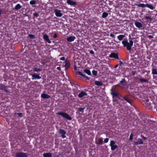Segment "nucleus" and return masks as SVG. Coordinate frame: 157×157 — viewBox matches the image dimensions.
<instances>
[{"label": "nucleus", "instance_id": "obj_32", "mask_svg": "<svg viewBox=\"0 0 157 157\" xmlns=\"http://www.w3.org/2000/svg\"><path fill=\"white\" fill-rule=\"evenodd\" d=\"M103 142V140L102 138H100L99 140V142H96V144H102Z\"/></svg>", "mask_w": 157, "mask_h": 157}, {"label": "nucleus", "instance_id": "obj_52", "mask_svg": "<svg viewBox=\"0 0 157 157\" xmlns=\"http://www.w3.org/2000/svg\"><path fill=\"white\" fill-rule=\"evenodd\" d=\"M77 66L76 65H75L74 66V69L75 70H77Z\"/></svg>", "mask_w": 157, "mask_h": 157}, {"label": "nucleus", "instance_id": "obj_51", "mask_svg": "<svg viewBox=\"0 0 157 157\" xmlns=\"http://www.w3.org/2000/svg\"><path fill=\"white\" fill-rule=\"evenodd\" d=\"M110 36L112 37H114V36H115V35L113 34H112V33H111L110 35Z\"/></svg>", "mask_w": 157, "mask_h": 157}, {"label": "nucleus", "instance_id": "obj_36", "mask_svg": "<svg viewBox=\"0 0 157 157\" xmlns=\"http://www.w3.org/2000/svg\"><path fill=\"white\" fill-rule=\"evenodd\" d=\"M92 73L95 76H96L97 75L98 72L97 71H95V70H93L92 71Z\"/></svg>", "mask_w": 157, "mask_h": 157}, {"label": "nucleus", "instance_id": "obj_34", "mask_svg": "<svg viewBox=\"0 0 157 157\" xmlns=\"http://www.w3.org/2000/svg\"><path fill=\"white\" fill-rule=\"evenodd\" d=\"M145 19L147 20L148 21H151L152 20V19L151 16H146L145 17Z\"/></svg>", "mask_w": 157, "mask_h": 157}, {"label": "nucleus", "instance_id": "obj_50", "mask_svg": "<svg viewBox=\"0 0 157 157\" xmlns=\"http://www.w3.org/2000/svg\"><path fill=\"white\" fill-rule=\"evenodd\" d=\"M141 137L143 138L144 140H146L147 139V137L144 136L142 135L141 136Z\"/></svg>", "mask_w": 157, "mask_h": 157}, {"label": "nucleus", "instance_id": "obj_57", "mask_svg": "<svg viewBox=\"0 0 157 157\" xmlns=\"http://www.w3.org/2000/svg\"><path fill=\"white\" fill-rule=\"evenodd\" d=\"M35 82L37 83V81H36V82Z\"/></svg>", "mask_w": 157, "mask_h": 157}, {"label": "nucleus", "instance_id": "obj_11", "mask_svg": "<svg viewBox=\"0 0 157 157\" xmlns=\"http://www.w3.org/2000/svg\"><path fill=\"white\" fill-rule=\"evenodd\" d=\"M32 79L33 80L36 79H40L41 78V77L39 75L37 74H33L32 75Z\"/></svg>", "mask_w": 157, "mask_h": 157}, {"label": "nucleus", "instance_id": "obj_38", "mask_svg": "<svg viewBox=\"0 0 157 157\" xmlns=\"http://www.w3.org/2000/svg\"><path fill=\"white\" fill-rule=\"evenodd\" d=\"M29 37L30 39H34L35 38V36L34 35L32 34H30L29 35Z\"/></svg>", "mask_w": 157, "mask_h": 157}, {"label": "nucleus", "instance_id": "obj_14", "mask_svg": "<svg viewBox=\"0 0 157 157\" xmlns=\"http://www.w3.org/2000/svg\"><path fill=\"white\" fill-rule=\"evenodd\" d=\"M43 38L48 43L50 44L51 43V41L49 39L48 36L46 34H45L43 35Z\"/></svg>", "mask_w": 157, "mask_h": 157}, {"label": "nucleus", "instance_id": "obj_13", "mask_svg": "<svg viewBox=\"0 0 157 157\" xmlns=\"http://www.w3.org/2000/svg\"><path fill=\"white\" fill-rule=\"evenodd\" d=\"M134 24L135 26L138 28H140L142 27L143 26V23H141L138 21H135Z\"/></svg>", "mask_w": 157, "mask_h": 157}, {"label": "nucleus", "instance_id": "obj_40", "mask_svg": "<svg viewBox=\"0 0 157 157\" xmlns=\"http://www.w3.org/2000/svg\"><path fill=\"white\" fill-rule=\"evenodd\" d=\"M146 101L147 102V104H146V105L147 106H148L150 105V102H149V100L148 99H147L146 100Z\"/></svg>", "mask_w": 157, "mask_h": 157}, {"label": "nucleus", "instance_id": "obj_29", "mask_svg": "<svg viewBox=\"0 0 157 157\" xmlns=\"http://www.w3.org/2000/svg\"><path fill=\"white\" fill-rule=\"evenodd\" d=\"M108 15V14L107 12H104L102 13V17L103 18H105L107 17Z\"/></svg>", "mask_w": 157, "mask_h": 157}, {"label": "nucleus", "instance_id": "obj_35", "mask_svg": "<svg viewBox=\"0 0 157 157\" xmlns=\"http://www.w3.org/2000/svg\"><path fill=\"white\" fill-rule=\"evenodd\" d=\"M138 142L139 144H143V140L140 138H138Z\"/></svg>", "mask_w": 157, "mask_h": 157}, {"label": "nucleus", "instance_id": "obj_19", "mask_svg": "<svg viewBox=\"0 0 157 157\" xmlns=\"http://www.w3.org/2000/svg\"><path fill=\"white\" fill-rule=\"evenodd\" d=\"M87 95V94L86 92L83 91H81L78 94V96L79 98H82L83 96H86Z\"/></svg>", "mask_w": 157, "mask_h": 157}, {"label": "nucleus", "instance_id": "obj_25", "mask_svg": "<svg viewBox=\"0 0 157 157\" xmlns=\"http://www.w3.org/2000/svg\"><path fill=\"white\" fill-rule=\"evenodd\" d=\"M139 81L141 82H146V83H148V80L145 79H143L142 78H140L139 79Z\"/></svg>", "mask_w": 157, "mask_h": 157}, {"label": "nucleus", "instance_id": "obj_22", "mask_svg": "<svg viewBox=\"0 0 157 157\" xmlns=\"http://www.w3.org/2000/svg\"><path fill=\"white\" fill-rule=\"evenodd\" d=\"M95 84L98 86H101L102 85L103 83L101 81H96L94 82Z\"/></svg>", "mask_w": 157, "mask_h": 157}, {"label": "nucleus", "instance_id": "obj_17", "mask_svg": "<svg viewBox=\"0 0 157 157\" xmlns=\"http://www.w3.org/2000/svg\"><path fill=\"white\" fill-rule=\"evenodd\" d=\"M75 38V36H70L67 38V41L68 42H71L74 41Z\"/></svg>", "mask_w": 157, "mask_h": 157}, {"label": "nucleus", "instance_id": "obj_2", "mask_svg": "<svg viewBox=\"0 0 157 157\" xmlns=\"http://www.w3.org/2000/svg\"><path fill=\"white\" fill-rule=\"evenodd\" d=\"M118 85L120 87L123 89H127L128 88V86L126 83V82L124 78H122Z\"/></svg>", "mask_w": 157, "mask_h": 157}, {"label": "nucleus", "instance_id": "obj_28", "mask_svg": "<svg viewBox=\"0 0 157 157\" xmlns=\"http://www.w3.org/2000/svg\"><path fill=\"white\" fill-rule=\"evenodd\" d=\"M41 71V69L40 68H37V67H34L33 68V71L34 72H40Z\"/></svg>", "mask_w": 157, "mask_h": 157}, {"label": "nucleus", "instance_id": "obj_45", "mask_svg": "<svg viewBox=\"0 0 157 157\" xmlns=\"http://www.w3.org/2000/svg\"><path fill=\"white\" fill-rule=\"evenodd\" d=\"M131 73L133 75H134L136 73V72L135 71H131Z\"/></svg>", "mask_w": 157, "mask_h": 157}, {"label": "nucleus", "instance_id": "obj_18", "mask_svg": "<svg viewBox=\"0 0 157 157\" xmlns=\"http://www.w3.org/2000/svg\"><path fill=\"white\" fill-rule=\"evenodd\" d=\"M41 97L42 98L44 99H48L51 97L50 95L45 93H43L42 94Z\"/></svg>", "mask_w": 157, "mask_h": 157}, {"label": "nucleus", "instance_id": "obj_31", "mask_svg": "<svg viewBox=\"0 0 157 157\" xmlns=\"http://www.w3.org/2000/svg\"><path fill=\"white\" fill-rule=\"evenodd\" d=\"M152 73L153 75H157V70L155 68L153 69L152 70Z\"/></svg>", "mask_w": 157, "mask_h": 157}, {"label": "nucleus", "instance_id": "obj_53", "mask_svg": "<svg viewBox=\"0 0 157 157\" xmlns=\"http://www.w3.org/2000/svg\"><path fill=\"white\" fill-rule=\"evenodd\" d=\"M57 69L59 70V71H60L61 70V68L60 67H57Z\"/></svg>", "mask_w": 157, "mask_h": 157}, {"label": "nucleus", "instance_id": "obj_55", "mask_svg": "<svg viewBox=\"0 0 157 157\" xmlns=\"http://www.w3.org/2000/svg\"><path fill=\"white\" fill-rule=\"evenodd\" d=\"M119 64H121H121H123V63H122V61H119Z\"/></svg>", "mask_w": 157, "mask_h": 157}, {"label": "nucleus", "instance_id": "obj_33", "mask_svg": "<svg viewBox=\"0 0 157 157\" xmlns=\"http://www.w3.org/2000/svg\"><path fill=\"white\" fill-rule=\"evenodd\" d=\"M85 108V107L83 108H78V110L79 112L83 113L84 112V110Z\"/></svg>", "mask_w": 157, "mask_h": 157}, {"label": "nucleus", "instance_id": "obj_41", "mask_svg": "<svg viewBox=\"0 0 157 157\" xmlns=\"http://www.w3.org/2000/svg\"><path fill=\"white\" fill-rule=\"evenodd\" d=\"M33 16L34 17H37L39 15H38V13H33Z\"/></svg>", "mask_w": 157, "mask_h": 157}, {"label": "nucleus", "instance_id": "obj_23", "mask_svg": "<svg viewBox=\"0 0 157 157\" xmlns=\"http://www.w3.org/2000/svg\"><path fill=\"white\" fill-rule=\"evenodd\" d=\"M43 155L44 157H52V155L50 153H44Z\"/></svg>", "mask_w": 157, "mask_h": 157}, {"label": "nucleus", "instance_id": "obj_7", "mask_svg": "<svg viewBox=\"0 0 157 157\" xmlns=\"http://www.w3.org/2000/svg\"><path fill=\"white\" fill-rule=\"evenodd\" d=\"M16 157H27V153L20 152L17 153L15 155Z\"/></svg>", "mask_w": 157, "mask_h": 157}, {"label": "nucleus", "instance_id": "obj_39", "mask_svg": "<svg viewBox=\"0 0 157 157\" xmlns=\"http://www.w3.org/2000/svg\"><path fill=\"white\" fill-rule=\"evenodd\" d=\"M36 1L35 0H31L30 2V4L31 5H34L36 4Z\"/></svg>", "mask_w": 157, "mask_h": 157}, {"label": "nucleus", "instance_id": "obj_59", "mask_svg": "<svg viewBox=\"0 0 157 157\" xmlns=\"http://www.w3.org/2000/svg\"><path fill=\"white\" fill-rule=\"evenodd\" d=\"M156 111L157 112V109H156Z\"/></svg>", "mask_w": 157, "mask_h": 157}, {"label": "nucleus", "instance_id": "obj_4", "mask_svg": "<svg viewBox=\"0 0 157 157\" xmlns=\"http://www.w3.org/2000/svg\"><path fill=\"white\" fill-rule=\"evenodd\" d=\"M9 86H5L3 84H0V89L2 90L4 92L8 93L10 92L9 90L7 89Z\"/></svg>", "mask_w": 157, "mask_h": 157}, {"label": "nucleus", "instance_id": "obj_16", "mask_svg": "<svg viewBox=\"0 0 157 157\" xmlns=\"http://www.w3.org/2000/svg\"><path fill=\"white\" fill-rule=\"evenodd\" d=\"M67 2L68 4L72 6H75L77 4L76 2H74L71 0H67Z\"/></svg>", "mask_w": 157, "mask_h": 157}, {"label": "nucleus", "instance_id": "obj_3", "mask_svg": "<svg viewBox=\"0 0 157 157\" xmlns=\"http://www.w3.org/2000/svg\"><path fill=\"white\" fill-rule=\"evenodd\" d=\"M56 114L61 115L62 117L67 120L71 121L72 120L71 117L65 112H58L56 113Z\"/></svg>", "mask_w": 157, "mask_h": 157}, {"label": "nucleus", "instance_id": "obj_27", "mask_svg": "<svg viewBox=\"0 0 157 157\" xmlns=\"http://www.w3.org/2000/svg\"><path fill=\"white\" fill-rule=\"evenodd\" d=\"M146 6L149 9H150L151 10H153L154 9V7L151 4H146Z\"/></svg>", "mask_w": 157, "mask_h": 157}, {"label": "nucleus", "instance_id": "obj_42", "mask_svg": "<svg viewBox=\"0 0 157 157\" xmlns=\"http://www.w3.org/2000/svg\"><path fill=\"white\" fill-rule=\"evenodd\" d=\"M17 115L19 116L20 117H22L23 116L22 113H17Z\"/></svg>", "mask_w": 157, "mask_h": 157}, {"label": "nucleus", "instance_id": "obj_15", "mask_svg": "<svg viewBox=\"0 0 157 157\" xmlns=\"http://www.w3.org/2000/svg\"><path fill=\"white\" fill-rule=\"evenodd\" d=\"M65 64L64 66L66 69H67L70 67V64L69 60L67 59L65 62Z\"/></svg>", "mask_w": 157, "mask_h": 157}, {"label": "nucleus", "instance_id": "obj_37", "mask_svg": "<svg viewBox=\"0 0 157 157\" xmlns=\"http://www.w3.org/2000/svg\"><path fill=\"white\" fill-rule=\"evenodd\" d=\"M134 135L133 133H131L130 135V136L129 137V140H132L133 139V136Z\"/></svg>", "mask_w": 157, "mask_h": 157}, {"label": "nucleus", "instance_id": "obj_1", "mask_svg": "<svg viewBox=\"0 0 157 157\" xmlns=\"http://www.w3.org/2000/svg\"><path fill=\"white\" fill-rule=\"evenodd\" d=\"M122 43L124 47H126L127 50H130L131 49V48L133 45V42L132 40H129V42L127 40H124L122 41Z\"/></svg>", "mask_w": 157, "mask_h": 157}, {"label": "nucleus", "instance_id": "obj_43", "mask_svg": "<svg viewBox=\"0 0 157 157\" xmlns=\"http://www.w3.org/2000/svg\"><path fill=\"white\" fill-rule=\"evenodd\" d=\"M109 139L108 138H105L104 140V143H107L109 141Z\"/></svg>", "mask_w": 157, "mask_h": 157}, {"label": "nucleus", "instance_id": "obj_10", "mask_svg": "<svg viewBox=\"0 0 157 157\" xmlns=\"http://www.w3.org/2000/svg\"><path fill=\"white\" fill-rule=\"evenodd\" d=\"M111 94L112 95L113 97H116L119 98H120L118 94L117 93H116L115 91H113V88L111 89Z\"/></svg>", "mask_w": 157, "mask_h": 157}, {"label": "nucleus", "instance_id": "obj_9", "mask_svg": "<svg viewBox=\"0 0 157 157\" xmlns=\"http://www.w3.org/2000/svg\"><path fill=\"white\" fill-rule=\"evenodd\" d=\"M109 56L111 58H114L118 59H119L118 53L112 52L110 54Z\"/></svg>", "mask_w": 157, "mask_h": 157}, {"label": "nucleus", "instance_id": "obj_49", "mask_svg": "<svg viewBox=\"0 0 157 157\" xmlns=\"http://www.w3.org/2000/svg\"><path fill=\"white\" fill-rule=\"evenodd\" d=\"M60 60H62V61L65 60V58L64 57H63V56L60 59Z\"/></svg>", "mask_w": 157, "mask_h": 157}, {"label": "nucleus", "instance_id": "obj_24", "mask_svg": "<svg viewBox=\"0 0 157 157\" xmlns=\"http://www.w3.org/2000/svg\"><path fill=\"white\" fill-rule=\"evenodd\" d=\"M123 98L126 101H127L128 103L131 105L132 101L128 98L126 96H124V97Z\"/></svg>", "mask_w": 157, "mask_h": 157}, {"label": "nucleus", "instance_id": "obj_12", "mask_svg": "<svg viewBox=\"0 0 157 157\" xmlns=\"http://www.w3.org/2000/svg\"><path fill=\"white\" fill-rule=\"evenodd\" d=\"M76 75H78L81 76L82 77H83L84 78H86V79H87V80H89L90 79V78L89 77H88L85 75H84L81 71H78L77 72H76Z\"/></svg>", "mask_w": 157, "mask_h": 157}, {"label": "nucleus", "instance_id": "obj_48", "mask_svg": "<svg viewBox=\"0 0 157 157\" xmlns=\"http://www.w3.org/2000/svg\"><path fill=\"white\" fill-rule=\"evenodd\" d=\"M90 53L92 54H94V52L93 50H90L89 51Z\"/></svg>", "mask_w": 157, "mask_h": 157}, {"label": "nucleus", "instance_id": "obj_47", "mask_svg": "<svg viewBox=\"0 0 157 157\" xmlns=\"http://www.w3.org/2000/svg\"><path fill=\"white\" fill-rule=\"evenodd\" d=\"M147 37L149 39H151L153 38V36L152 35H149L147 36Z\"/></svg>", "mask_w": 157, "mask_h": 157}, {"label": "nucleus", "instance_id": "obj_26", "mask_svg": "<svg viewBox=\"0 0 157 157\" xmlns=\"http://www.w3.org/2000/svg\"><path fill=\"white\" fill-rule=\"evenodd\" d=\"M83 71L88 75H91V73L90 71L88 69H84Z\"/></svg>", "mask_w": 157, "mask_h": 157}, {"label": "nucleus", "instance_id": "obj_21", "mask_svg": "<svg viewBox=\"0 0 157 157\" xmlns=\"http://www.w3.org/2000/svg\"><path fill=\"white\" fill-rule=\"evenodd\" d=\"M125 37V36L123 35H120L117 36V38L120 41L123 40L124 37Z\"/></svg>", "mask_w": 157, "mask_h": 157}, {"label": "nucleus", "instance_id": "obj_8", "mask_svg": "<svg viewBox=\"0 0 157 157\" xmlns=\"http://www.w3.org/2000/svg\"><path fill=\"white\" fill-rule=\"evenodd\" d=\"M59 134L61 135V137L64 138L66 137L65 135L66 133V132L63 129H59Z\"/></svg>", "mask_w": 157, "mask_h": 157}, {"label": "nucleus", "instance_id": "obj_5", "mask_svg": "<svg viewBox=\"0 0 157 157\" xmlns=\"http://www.w3.org/2000/svg\"><path fill=\"white\" fill-rule=\"evenodd\" d=\"M110 146L111 147V150L112 151L114 150L118 147V146L115 144V142L113 140H111L110 141Z\"/></svg>", "mask_w": 157, "mask_h": 157}, {"label": "nucleus", "instance_id": "obj_20", "mask_svg": "<svg viewBox=\"0 0 157 157\" xmlns=\"http://www.w3.org/2000/svg\"><path fill=\"white\" fill-rule=\"evenodd\" d=\"M22 7V6L20 4H17L15 6L13 9L14 10H17L20 9Z\"/></svg>", "mask_w": 157, "mask_h": 157}, {"label": "nucleus", "instance_id": "obj_58", "mask_svg": "<svg viewBox=\"0 0 157 157\" xmlns=\"http://www.w3.org/2000/svg\"><path fill=\"white\" fill-rule=\"evenodd\" d=\"M74 85H75V84L74 83Z\"/></svg>", "mask_w": 157, "mask_h": 157}, {"label": "nucleus", "instance_id": "obj_56", "mask_svg": "<svg viewBox=\"0 0 157 157\" xmlns=\"http://www.w3.org/2000/svg\"><path fill=\"white\" fill-rule=\"evenodd\" d=\"M1 15V10H0V16Z\"/></svg>", "mask_w": 157, "mask_h": 157}, {"label": "nucleus", "instance_id": "obj_46", "mask_svg": "<svg viewBox=\"0 0 157 157\" xmlns=\"http://www.w3.org/2000/svg\"><path fill=\"white\" fill-rule=\"evenodd\" d=\"M57 37V35L56 33L54 34L53 36V37L54 38H56Z\"/></svg>", "mask_w": 157, "mask_h": 157}, {"label": "nucleus", "instance_id": "obj_30", "mask_svg": "<svg viewBox=\"0 0 157 157\" xmlns=\"http://www.w3.org/2000/svg\"><path fill=\"white\" fill-rule=\"evenodd\" d=\"M138 6L139 7H141L144 8L146 7V4H145L144 3H140L138 5Z\"/></svg>", "mask_w": 157, "mask_h": 157}, {"label": "nucleus", "instance_id": "obj_6", "mask_svg": "<svg viewBox=\"0 0 157 157\" xmlns=\"http://www.w3.org/2000/svg\"><path fill=\"white\" fill-rule=\"evenodd\" d=\"M56 16L57 17H62L63 14L61 13V11L57 9H54Z\"/></svg>", "mask_w": 157, "mask_h": 157}, {"label": "nucleus", "instance_id": "obj_44", "mask_svg": "<svg viewBox=\"0 0 157 157\" xmlns=\"http://www.w3.org/2000/svg\"><path fill=\"white\" fill-rule=\"evenodd\" d=\"M139 144L138 143V141H135V142H134L133 143V144L136 145H138Z\"/></svg>", "mask_w": 157, "mask_h": 157}, {"label": "nucleus", "instance_id": "obj_54", "mask_svg": "<svg viewBox=\"0 0 157 157\" xmlns=\"http://www.w3.org/2000/svg\"><path fill=\"white\" fill-rule=\"evenodd\" d=\"M118 64H117L115 66V67H114L115 68H116L117 67H118Z\"/></svg>", "mask_w": 157, "mask_h": 157}]
</instances>
